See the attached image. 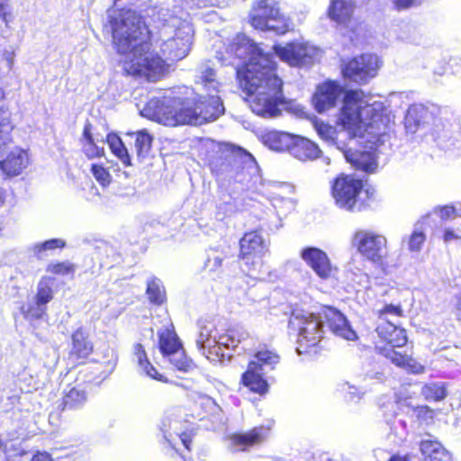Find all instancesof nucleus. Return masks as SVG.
<instances>
[{
  "label": "nucleus",
  "mask_w": 461,
  "mask_h": 461,
  "mask_svg": "<svg viewBox=\"0 0 461 461\" xmlns=\"http://www.w3.org/2000/svg\"><path fill=\"white\" fill-rule=\"evenodd\" d=\"M14 51L13 50H5L3 53V58L6 61L8 69L11 70L14 64Z\"/></svg>",
  "instance_id": "bf43d9fd"
},
{
  "label": "nucleus",
  "mask_w": 461,
  "mask_h": 461,
  "mask_svg": "<svg viewBox=\"0 0 461 461\" xmlns=\"http://www.w3.org/2000/svg\"><path fill=\"white\" fill-rule=\"evenodd\" d=\"M398 423L402 427V431L398 434V438L401 440H403L407 435V431H406L407 424L404 420H399Z\"/></svg>",
  "instance_id": "e2e57ef3"
},
{
  "label": "nucleus",
  "mask_w": 461,
  "mask_h": 461,
  "mask_svg": "<svg viewBox=\"0 0 461 461\" xmlns=\"http://www.w3.org/2000/svg\"><path fill=\"white\" fill-rule=\"evenodd\" d=\"M30 164L31 158L28 151L16 147L0 161V169L6 176L14 177L23 174Z\"/></svg>",
  "instance_id": "aec40b11"
},
{
  "label": "nucleus",
  "mask_w": 461,
  "mask_h": 461,
  "mask_svg": "<svg viewBox=\"0 0 461 461\" xmlns=\"http://www.w3.org/2000/svg\"><path fill=\"white\" fill-rule=\"evenodd\" d=\"M224 159L221 162H213L212 170L221 181H228L230 184L240 183L248 185L251 179L252 172L256 171V161L253 156L245 149L230 144L222 146Z\"/></svg>",
  "instance_id": "6e6552de"
},
{
  "label": "nucleus",
  "mask_w": 461,
  "mask_h": 461,
  "mask_svg": "<svg viewBox=\"0 0 461 461\" xmlns=\"http://www.w3.org/2000/svg\"><path fill=\"white\" fill-rule=\"evenodd\" d=\"M388 461H409L407 456H392Z\"/></svg>",
  "instance_id": "69168bd1"
},
{
  "label": "nucleus",
  "mask_w": 461,
  "mask_h": 461,
  "mask_svg": "<svg viewBox=\"0 0 461 461\" xmlns=\"http://www.w3.org/2000/svg\"><path fill=\"white\" fill-rule=\"evenodd\" d=\"M66 246L65 240L61 239H51L44 242L36 243L30 249L33 256L42 258L47 255V251L56 249H63Z\"/></svg>",
  "instance_id": "58836bf2"
},
{
  "label": "nucleus",
  "mask_w": 461,
  "mask_h": 461,
  "mask_svg": "<svg viewBox=\"0 0 461 461\" xmlns=\"http://www.w3.org/2000/svg\"><path fill=\"white\" fill-rule=\"evenodd\" d=\"M249 23L257 30L276 34H285L292 29V23L280 13L275 0H257L249 14Z\"/></svg>",
  "instance_id": "9d476101"
},
{
  "label": "nucleus",
  "mask_w": 461,
  "mask_h": 461,
  "mask_svg": "<svg viewBox=\"0 0 461 461\" xmlns=\"http://www.w3.org/2000/svg\"><path fill=\"white\" fill-rule=\"evenodd\" d=\"M31 461H52L51 456L47 452H36Z\"/></svg>",
  "instance_id": "052dcab7"
},
{
  "label": "nucleus",
  "mask_w": 461,
  "mask_h": 461,
  "mask_svg": "<svg viewBox=\"0 0 461 461\" xmlns=\"http://www.w3.org/2000/svg\"><path fill=\"white\" fill-rule=\"evenodd\" d=\"M392 2L397 10H407L419 6L422 0H392Z\"/></svg>",
  "instance_id": "864d4df0"
},
{
  "label": "nucleus",
  "mask_w": 461,
  "mask_h": 461,
  "mask_svg": "<svg viewBox=\"0 0 461 461\" xmlns=\"http://www.w3.org/2000/svg\"><path fill=\"white\" fill-rule=\"evenodd\" d=\"M420 450L426 461H451L450 454L436 439L421 440Z\"/></svg>",
  "instance_id": "c756f323"
},
{
  "label": "nucleus",
  "mask_w": 461,
  "mask_h": 461,
  "mask_svg": "<svg viewBox=\"0 0 461 461\" xmlns=\"http://www.w3.org/2000/svg\"><path fill=\"white\" fill-rule=\"evenodd\" d=\"M0 19L8 26L12 21V12L9 0H0Z\"/></svg>",
  "instance_id": "8fccbe9b"
},
{
  "label": "nucleus",
  "mask_w": 461,
  "mask_h": 461,
  "mask_svg": "<svg viewBox=\"0 0 461 461\" xmlns=\"http://www.w3.org/2000/svg\"><path fill=\"white\" fill-rule=\"evenodd\" d=\"M300 257L321 279H330L337 272L327 253L319 248L305 247L300 251Z\"/></svg>",
  "instance_id": "a211bd4d"
},
{
  "label": "nucleus",
  "mask_w": 461,
  "mask_h": 461,
  "mask_svg": "<svg viewBox=\"0 0 461 461\" xmlns=\"http://www.w3.org/2000/svg\"><path fill=\"white\" fill-rule=\"evenodd\" d=\"M269 429L257 427L243 434H236L230 437V441L236 450H245L249 447L262 443L268 437Z\"/></svg>",
  "instance_id": "a878e982"
},
{
  "label": "nucleus",
  "mask_w": 461,
  "mask_h": 461,
  "mask_svg": "<svg viewBox=\"0 0 461 461\" xmlns=\"http://www.w3.org/2000/svg\"><path fill=\"white\" fill-rule=\"evenodd\" d=\"M340 391L345 393V397L348 401L360 399V393L355 386L350 385L348 383L341 384Z\"/></svg>",
  "instance_id": "3c124183"
},
{
  "label": "nucleus",
  "mask_w": 461,
  "mask_h": 461,
  "mask_svg": "<svg viewBox=\"0 0 461 461\" xmlns=\"http://www.w3.org/2000/svg\"><path fill=\"white\" fill-rule=\"evenodd\" d=\"M135 149L139 158H144L148 156L152 143V136L146 131H139L135 133Z\"/></svg>",
  "instance_id": "c9c22d12"
},
{
  "label": "nucleus",
  "mask_w": 461,
  "mask_h": 461,
  "mask_svg": "<svg viewBox=\"0 0 461 461\" xmlns=\"http://www.w3.org/2000/svg\"><path fill=\"white\" fill-rule=\"evenodd\" d=\"M354 11V5L344 0H332L328 10L330 20L338 24L346 25L350 20Z\"/></svg>",
  "instance_id": "7c9ffc66"
},
{
  "label": "nucleus",
  "mask_w": 461,
  "mask_h": 461,
  "mask_svg": "<svg viewBox=\"0 0 461 461\" xmlns=\"http://www.w3.org/2000/svg\"><path fill=\"white\" fill-rule=\"evenodd\" d=\"M87 333L82 328H78L74 331L71 338V357L86 358L92 353L93 344L87 339Z\"/></svg>",
  "instance_id": "2f4dec72"
},
{
  "label": "nucleus",
  "mask_w": 461,
  "mask_h": 461,
  "mask_svg": "<svg viewBox=\"0 0 461 461\" xmlns=\"http://www.w3.org/2000/svg\"><path fill=\"white\" fill-rule=\"evenodd\" d=\"M199 332L196 346L199 351L211 362H221L228 354L225 349L235 348L249 337V333L241 327H234L220 331L213 322L201 321L198 323Z\"/></svg>",
  "instance_id": "423d86ee"
},
{
  "label": "nucleus",
  "mask_w": 461,
  "mask_h": 461,
  "mask_svg": "<svg viewBox=\"0 0 461 461\" xmlns=\"http://www.w3.org/2000/svg\"><path fill=\"white\" fill-rule=\"evenodd\" d=\"M443 240L446 243L461 240V228L456 230L447 228L444 230Z\"/></svg>",
  "instance_id": "5fc2aeb1"
},
{
  "label": "nucleus",
  "mask_w": 461,
  "mask_h": 461,
  "mask_svg": "<svg viewBox=\"0 0 461 461\" xmlns=\"http://www.w3.org/2000/svg\"><path fill=\"white\" fill-rule=\"evenodd\" d=\"M456 309L457 311L458 318L461 319V291L460 294L456 295Z\"/></svg>",
  "instance_id": "0e129e2a"
},
{
  "label": "nucleus",
  "mask_w": 461,
  "mask_h": 461,
  "mask_svg": "<svg viewBox=\"0 0 461 461\" xmlns=\"http://www.w3.org/2000/svg\"><path fill=\"white\" fill-rule=\"evenodd\" d=\"M133 360L137 363L138 372L151 379L167 383V379L160 374L157 368L150 363L147 352L140 343H136L132 348Z\"/></svg>",
  "instance_id": "4be33fe9"
},
{
  "label": "nucleus",
  "mask_w": 461,
  "mask_h": 461,
  "mask_svg": "<svg viewBox=\"0 0 461 461\" xmlns=\"http://www.w3.org/2000/svg\"><path fill=\"white\" fill-rule=\"evenodd\" d=\"M199 402L201 407L204 409L205 412H213L217 409V405L213 399L207 395H200Z\"/></svg>",
  "instance_id": "6e6d98bb"
},
{
  "label": "nucleus",
  "mask_w": 461,
  "mask_h": 461,
  "mask_svg": "<svg viewBox=\"0 0 461 461\" xmlns=\"http://www.w3.org/2000/svg\"><path fill=\"white\" fill-rule=\"evenodd\" d=\"M428 131L439 149L452 155L461 154V131L457 123L435 117Z\"/></svg>",
  "instance_id": "4468645a"
},
{
  "label": "nucleus",
  "mask_w": 461,
  "mask_h": 461,
  "mask_svg": "<svg viewBox=\"0 0 461 461\" xmlns=\"http://www.w3.org/2000/svg\"><path fill=\"white\" fill-rule=\"evenodd\" d=\"M363 194L366 198L372 194L369 189L363 191L362 181L352 176H339L332 185V197L335 203L347 211H359L365 206Z\"/></svg>",
  "instance_id": "9b49d317"
},
{
  "label": "nucleus",
  "mask_w": 461,
  "mask_h": 461,
  "mask_svg": "<svg viewBox=\"0 0 461 461\" xmlns=\"http://www.w3.org/2000/svg\"><path fill=\"white\" fill-rule=\"evenodd\" d=\"M351 245L366 259L382 263L386 254V239L369 230H358L351 238Z\"/></svg>",
  "instance_id": "2eb2a0df"
},
{
  "label": "nucleus",
  "mask_w": 461,
  "mask_h": 461,
  "mask_svg": "<svg viewBox=\"0 0 461 461\" xmlns=\"http://www.w3.org/2000/svg\"><path fill=\"white\" fill-rule=\"evenodd\" d=\"M431 113L428 108L421 104H414L411 105L404 118V125L407 131L411 133L416 132L420 127H426Z\"/></svg>",
  "instance_id": "b1692460"
},
{
  "label": "nucleus",
  "mask_w": 461,
  "mask_h": 461,
  "mask_svg": "<svg viewBox=\"0 0 461 461\" xmlns=\"http://www.w3.org/2000/svg\"><path fill=\"white\" fill-rule=\"evenodd\" d=\"M343 94V88L335 82H325L317 86L312 96V104L318 113L333 108Z\"/></svg>",
  "instance_id": "6ab92c4d"
},
{
  "label": "nucleus",
  "mask_w": 461,
  "mask_h": 461,
  "mask_svg": "<svg viewBox=\"0 0 461 461\" xmlns=\"http://www.w3.org/2000/svg\"><path fill=\"white\" fill-rule=\"evenodd\" d=\"M13 129L10 112L4 107H0V157L12 142L11 132Z\"/></svg>",
  "instance_id": "72a5a7b5"
},
{
  "label": "nucleus",
  "mask_w": 461,
  "mask_h": 461,
  "mask_svg": "<svg viewBox=\"0 0 461 461\" xmlns=\"http://www.w3.org/2000/svg\"><path fill=\"white\" fill-rule=\"evenodd\" d=\"M147 294L154 303L161 304L165 301L166 292L160 280L153 278L148 282Z\"/></svg>",
  "instance_id": "a19ab883"
},
{
  "label": "nucleus",
  "mask_w": 461,
  "mask_h": 461,
  "mask_svg": "<svg viewBox=\"0 0 461 461\" xmlns=\"http://www.w3.org/2000/svg\"><path fill=\"white\" fill-rule=\"evenodd\" d=\"M279 362V356L269 349H261L249 364L248 370L242 375V382L250 391L264 393L268 384L263 375L273 370Z\"/></svg>",
  "instance_id": "f8f14e48"
},
{
  "label": "nucleus",
  "mask_w": 461,
  "mask_h": 461,
  "mask_svg": "<svg viewBox=\"0 0 461 461\" xmlns=\"http://www.w3.org/2000/svg\"><path fill=\"white\" fill-rule=\"evenodd\" d=\"M273 50L283 62L292 67L306 66L313 62L319 50L303 41H294L285 45H275Z\"/></svg>",
  "instance_id": "dca6fc26"
},
{
  "label": "nucleus",
  "mask_w": 461,
  "mask_h": 461,
  "mask_svg": "<svg viewBox=\"0 0 461 461\" xmlns=\"http://www.w3.org/2000/svg\"><path fill=\"white\" fill-rule=\"evenodd\" d=\"M391 120L384 113L381 102H370L360 90L348 91L343 101L337 131L322 121L314 122V129L319 137L328 144L342 151L347 148L346 140L360 138L369 144V149L377 148L384 141L390 130Z\"/></svg>",
  "instance_id": "f03ea898"
},
{
  "label": "nucleus",
  "mask_w": 461,
  "mask_h": 461,
  "mask_svg": "<svg viewBox=\"0 0 461 461\" xmlns=\"http://www.w3.org/2000/svg\"><path fill=\"white\" fill-rule=\"evenodd\" d=\"M406 35H401L400 39L403 41L412 43V44H419L421 40V36L417 34L416 31L411 27L406 28Z\"/></svg>",
  "instance_id": "603ef678"
},
{
  "label": "nucleus",
  "mask_w": 461,
  "mask_h": 461,
  "mask_svg": "<svg viewBox=\"0 0 461 461\" xmlns=\"http://www.w3.org/2000/svg\"><path fill=\"white\" fill-rule=\"evenodd\" d=\"M290 153L297 159L305 161L318 158L321 150L319 147L310 140L296 135Z\"/></svg>",
  "instance_id": "c85d7f7f"
},
{
  "label": "nucleus",
  "mask_w": 461,
  "mask_h": 461,
  "mask_svg": "<svg viewBox=\"0 0 461 461\" xmlns=\"http://www.w3.org/2000/svg\"><path fill=\"white\" fill-rule=\"evenodd\" d=\"M242 270L262 278V257L268 251V242L257 231L246 233L240 241Z\"/></svg>",
  "instance_id": "ddd939ff"
},
{
  "label": "nucleus",
  "mask_w": 461,
  "mask_h": 461,
  "mask_svg": "<svg viewBox=\"0 0 461 461\" xmlns=\"http://www.w3.org/2000/svg\"><path fill=\"white\" fill-rule=\"evenodd\" d=\"M167 358L172 366L182 372H191L195 367L194 362L185 356L183 348L175 351L174 354L167 356Z\"/></svg>",
  "instance_id": "ea45409f"
},
{
  "label": "nucleus",
  "mask_w": 461,
  "mask_h": 461,
  "mask_svg": "<svg viewBox=\"0 0 461 461\" xmlns=\"http://www.w3.org/2000/svg\"><path fill=\"white\" fill-rule=\"evenodd\" d=\"M414 412L417 420L423 424H431L434 420L436 411L428 406H418L414 408Z\"/></svg>",
  "instance_id": "a18cd8bd"
},
{
  "label": "nucleus",
  "mask_w": 461,
  "mask_h": 461,
  "mask_svg": "<svg viewBox=\"0 0 461 461\" xmlns=\"http://www.w3.org/2000/svg\"><path fill=\"white\" fill-rule=\"evenodd\" d=\"M5 203V192L4 190L0 187V206H2Z\"/></svg>",
  "instance_id": "338daca9"
},
{
  "label": "nucleus",
  "mask_w": 461,
  "mask_h": 461,
  "mask_svg": "<svg viewBox=\"0 0 461 461\" xmlns=\"http://www.w3.org/2000/svg\"><path fill=\"white\" fill-rule=\"evenodd\" d=\"M52 280L50 277H42L38 284L35 301L38 304L46 305L52 299Z\"/></svg>",
  "instance_id": "79ce46f5"
},
{
  "label": "nucleus",
  "mask_w": 461,
  "mask_h": 461,
  "mask_svg": "<svg viewBox=\"0 0 461 461\" xmlns=\"http://www.w3.org/2000/svg\"><path fill=\"white\" fill-rule=\"evenodd\" d=\"M218 59L235 67L240 86L251 100L253 113L263 117L279 114L283 103L282 79L276 73V63L268 53L244 34H238L226 49V56Z\"/></svg>",
  "instance_id": "f257e3e1"
},
{
  "label": "nucleus",
  "mask_w": 461,
  "mask_h": 461,
  "mask_svg": "<svg viewBox=\"0 0 461 461\" xmlns=\"http://www.w3.org/2000/svg\"><path fill=\"white\" fill-rule=\"evenodd\" d=\"M160 429L164 434V438L168 443L175 447L173 444L174 436L179 438L185 448L190 449L191 439L188 435L182 430L180 420L175 418V411H168L161 420Z\"/></svg>",
  "instance_id": "412c9836"
},
{
  "label": "nucleus",
  "mask_w": 461,
  "mask_h": 461,
  "mask_svg": "<svg viewBox=\"0 0 461 461\" xmlns=\"http://www.w3.org/2000/svg\"><path fill=\"white\" fill-rule=\"evenodd\" d=\"M366 377L371 380L382 381L384 375V373L381 371H372L366 373Z\"/></svg>",
  "instance_id": "680f3d73"
},
{
  "label": "nucleus",
  "mask_w": 461,
  "mask_h": 461,
  "mask_svg": "<svg viewBox=\"0 0 461 461\" xmlns=\"http://www.w3.org/2000/svg\"><path fill=\"white\" fill-rule=\"evenodd\" d=\"M341 152L346 160L357 169L372 173L377 167L376 156L374 151H358L345 148Z\"/></svg>",
  "instance_id": "5701e85b"
},
{
  "label": "nucleus",
  "mask_w": 461,
  "mask_h": 461,
  "mask_svg": "<svg viewBox=\"0 0 461 461\" xmlns=\"http://www.w3.org/2000/svg\"><path fill=\"white\" fill-rule=\"evenodd\" d=\"M379 68L378 57L364 54L349 60L342 69L345 77L358 84H365L375 77Z\"/></svg>",
  "instance_id": "f3484780"
},
{
  "label": "nucleus",
  "mask_w": 461,
  "mask_h": 461,
  "mask_svg": "<svg viewBox=\"0 0 461 461\" xmlns=\"http://www.w3.org/2000/svg\"><path fill=\"white\" fill-rule=\"evenodd\" d=\"M221 266V258L219 256H214L212 258H209L205 264V267L209 271H215Z\"/></svg>",
  "instance_id": "13d9d810"
},
{
  "label": "nucleus",
  "mask_w": 461,
  "mask_h": 461,
  "mask_svg": "<svg viewBox=\"0 0 461 461\" xmlns=\"http://www.w3.org/2000/svg\"><path fill=\"white\" fill-rule=\"evenodd\" d=\"M22 312L25 319L32 321L41 319L45 313V305L34 303H28L22 307Z\"/></svg>",
  "instance_id": "37998d69"
},
{
  "label": "nucleus",
  "mask_w": 461,
  "mask_h": 461,
  "mask_svg": "<svg viewBox=\"0 0 461 461\" xmlns=\"http://www.w3.org/2000/svg\"><path fill=\"white\" fill-rule=\"evenodd\" d=\"M106 141L113 154L120 159L123 166L129 167L131 165L128 150L119 136L114 133H109L106 137Z\"/></svg>",
  "instance_id": "f704fd0d"
},
{
  "label": "nucleus",
  "mask_w": 461,
  "mask_h": 461,
  "mask_svg": "<svg viewBox=\"0 0 461 461\" xmlns=\"http://www.w3.org/2000/svg\"><path fill=\"white\" fill-rule=\"evenodd\" d=\"M84 139V146L83 151L86 157L89 158H99L104 154V149L99 148L94 140V138L91 133V126L90 124H86L84 128L83 132Z\"/></svg>",
  "instance_id": "4c0bfd02"
},
{
  "label": "nucleus",
  "mask_w": 461,
  "mask_h": 461,
  "mask_svg": "<svg viewBox=\"0 0 461 461\" xmlns=\"http://www.w3.org/2000/svg\"><path fill=\"white\" fill-rule=\"evenodd\" d=\"M402 313V310L400 306H395L393 304L386 305L380 313V321H387L385 319V316L388 314L393 315V316H401Z\"/></svg>",
  "instance_id": "4d7b16f0"
},
{
  "label": "nucleus",
  "mask_w": 461,
  "mask_h": 461,
  "mask_svg": "<svg viewBox=\"0 0 461 461\" xmlns=\"http://www.w3.org/2000/svg\"><path fill=\"white\" fill-rule=\"evenodd\" d=\"M381 453H382V451H381V450H377V451H375V456H376V457H378V456H379V454H381Z\"/></svg>",
  "instance_id": "774afa93"
},
{
  "label": "nucleus",
  "mask_w": 461,
  "mask_h": 461,
  "mask_svg": "<svg viewBox=\"0 0 461 461\" xmlns=\"http://www.w3.org/2000/svg\"><path fill=\"white\" fill-rule=\"evenodd\" d=\"M91 172L95 179L104 187L107 186L112 180L109 171L99 164H92Z\"/></svg>",
  "instance_id": "c03bdc74"
},
{
  "label": "nucleus",
  "mask_w": 461,
  "mask_h": 461,
  "mask_svg": "<svg viewBox=\"0 0 461 461\" xmlns=\"http://www.w3.org/2000/svg\"><path fill=\"white\" fill-rule=\"evenodd\" d=\"M434 213L443 221H448L461 215L453 206L437 207L434 209Z\"/></svg>",
  "instance_id": "09e8293b"
},
{
  "label": "nucleus",
  "mask_w": 461,
  "mask_h": 461,
  "mask_svg": "<svg viewBox=\"0 0 461 461\" xmlns=\"http://www.w3.org/2000/svg\"><path fill=\"white\" fill-rule=\"evenodd\" d=\"M74 270V266L69 262L50 264L47 267L48 272L59 276H65L69 273H73Z\"/></svg>",
  "instance_id": "de8ad7c7"
},
{
  "label": "nucleus",
  "mask_w": 461,
  "mask_h": 461,
  "mask_svg": "<svg viewBox=\"0 0 461 461\" xmlns=\"http://www.w3.org/2000/svg\"><path fill=\"white\" fill-rule=\"evenodd\" d=\"M193 34V27L188 22L171 17L160 32L162 54L171 61L183 59L190 50Z\"/></svg>",
  "instance_id": "1a4fd4ad"
},
{
  "label": "nucleus",
  "mask_w": 461,
  "mask_h": 461,
  "mask_svg": "<svg viewBox=\"0 0 461 461\" xmlns=\"http://www.w3.org/2000/svg\"><path fill=\"white\" fill-rule=\"evenodd\" d=\"M158 339L159 349L165 357L183 348L170 321H167L164 328L158 331Z\"/></svg>",
  "instance_id": "bb28decb"
},
{
  "label": "nucleus",
  "mask_w": 461,
  "mask_h": 461,
  "mask_svg": "<svg viewBox=\"0 0 461 461\" xmlns=\"http://www.w3.org/2000/svg\"><path fill=\"white\" fill-rule=\"evenodd\" d=\"M376 332L384 346L376 345L375 348L395 366L403 368L412 374H422L425 370L424 366L417 362L407 354H402L396 348H402L407 343L405 330L397 327L389 321L379 322Z\"/></svg>",
  "instance_id": "0eeeda50"
},
{
  "label": "nucleus",
  "mask_w": 461,
  "mask_h": 461,
  "mask_svg": "<svg viewBox=\"0 0 461 461\" xmlns=\"http://www.w3.org/2000/svg\"><path fill=\"white\" fill-rule=\"evenodd\" d=\"M324 322L338 337L350 341L357 339L356 331L351 328L346 317L334 308H326L321 315H315L301 310L294 311L290 317L289 326L298 330L296 350L299 355L307 353L311 348L318 345L324 333Z\"/></svg>",
  "instance_id": "39448f33"
},
{
  "label": "nucleus",
  "mask_w": 461,
  "mask_h": 461,
  "mask_svg": "<svg viewBox=\"0 0 461 461\" xmlns=\"http://www.w3.org/2000/svg\"><path fill=\"white\" fill-rule=\"evenodd\" d=\"M197 84L212 92L208 97L202 96L198 102L193 98L179 95H166L162 99L153 97L140 111L143 117L166 126L200 125L216 120L224 112L219 92V82L214 70L208 65H202L197 76Z\"/></svg>",
  "instance_id": "20e7f679"
},
{
  "label": "nucleus",
  "mask_w": 461,
  "mask_h": 461,
  "mask_svg": "<svg viewBox=\"0 0 461 461\" xmlns=\"http://www.w3.org/2000/svg\"><path fill=\"white\" fill-rule=\"evenodd\" d=\"M421 394L428 401H441L447 396L446 384L441 382L427 384L422 387Z\"/></svg>",
  "instance_id": "e433bc0d"
},
{
  "label": "nucleus",
  "mask_w": 461,
  "mask_h": 461,
  "mask_svg": "<svg viewBox=\"0 0 461 461\" xmlns=\"http://www.w3.org/2000/svg\"><path fill=\"white\" fill-rule=\"evenodd\" d=\"M425 240L426 236L422 231L414 230L408 240V249L413 252L420 251Z\"/></svg>",
  "instance_id": "49530a36"
},
{
  "label": "nucleus",
  "mask_w": 461,
  "mask_h": 461,
  "mask_svg": "<svg viewBox=\"0 0 461 461\" xmlns=\"http://www.w3.org/2000/svg\"><path fill=\"white\" fill-rule=\"evenodd\" d=\"M275 189L270 198L272 205L283 214L292 212L296 206L295 199L290 196L294 193V188L288 185H275Z\"/></svg>",
  "instance_id": "393cba45"
},
{
  "label": "nucleus",
  "mask_w": 461,
  "mask_h": 461,
  "mask_svg": "<svg viewBox=\"0 0 461 461\" xmlns=\"http://www.w3.org/2000/svg\"><path fill=\"white\" fill-rule=\"evenodd\" d=\"M87 394L81 385H76L65 392L62 399L63 410H77L86 402Z\"/></svg>",
  "instance_id": "473e14b6"
},
{
  "label": "nucleus",
  "mask_w": 461,
  "mask_h": 461,
  "mask_svg": "<svg viewBox=\"0 0 461 461\" xmlns=\"http://www.w3.org/2000/svg\"><path fill=\"white\" fill-rule=\"evenodd\" d=\"M113 41L122 56L123 69L129 75L156 82L168 71V65L150 51L149 31L141 18L132 10H113L109 14Z\"/></svg>",
  "instance_id": "7ed1b4c3"
},
{
  "label": "nucleus",
  "mask_w": 461,
  "mask_h": 461,
  "mask_svg": "<svg viewBox=\"0 0 461 461\" xmlns=\"http://www.w3.org/2000/svg\"><path fill=\"white\" fill-rule=\"evenodd\" d=\"M296 135L285 131H271L263 135V143L275 151H291Z\"/></svg>",
  "instance_id": "cd10ccee"
}]
</instances>
